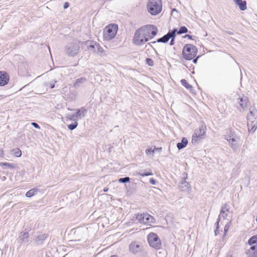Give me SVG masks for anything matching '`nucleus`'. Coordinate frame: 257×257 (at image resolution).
Returning a JSON list of instances; mask_svg holds the SVG:
<instances>
[{
  "mask_svg": "<svg viewBox=\"0 0 257 257\" xmlns=\"http://www.w3.org/2000/svg\"><path fill=\"white\" fill-rule=\"evenodd\" d=\"M148 11L152 15H157L162 10V3L161 0H149L147 4Z\"/></svg>",
  "mask_w": 257,
  "mask_h": 257,
  "instance_id": "f257e3e1",
  "label": "nucleus"
},
{
  "mask_svg": "<svg viewBox=\"0 0 257 257\" xmlns=\"http://www.w3.org/2000/svg\"><path fill=\"white\" fill-rule=\"evenodd\" d=\"M197 49L193 45L190 44H186L182 50L183 58L187 60H191L196 56Z\"/></svg>",
  "mask_w": 257,
  "mask_h": 257,
  "instance_id": "f03ea898",
  "label": "nucleus"
},
{
  "mask_svg": "<svg viewBox=\"0 0 257 257\" xmlns=\"http://www.w3.org/2000/svg\"><path fill=\"white\" fill-rule=\"evenodd\" d=\"M118 27L115 24H109L104 29L103 39L109 41L113 39L117 33Z\"/></svg>",
  "mask_w": 257,
  "mask_h": 257,
  "instance_id": "7ed1b4c3",
  "label": "nucleus"
},
{
  "mask_svg": "<svg viewBox=\"0 0 257 257\" xmlns=\"http://www.w3.org/2000/svg\"><path fill=\"white\" fill-rule=\"evenodd\" d=\"M140 29L148 41L153 38L158 33L157 28L152 25H146Z\"/></svg>",
  "mask_w": 257,
  "mask_h": 257,
  "instance_id": "20e7f679",
  "label": "nucleus"
},
{
  "mask_svg": "<svg viewBox=\"0 0 257 257\" xmlns=\"http://www.w3.org/2000/svg\"><path fill=\"white\" fill-rule=\"evenodd\" d=\"M148 240L150 245L156 249L161 248L162 243L158 235L155 233H150L148 235Z\"/></svg>",
  "mask_w": 257,
  "mask_h": 257,
  "instance_id": "39448f33",
  "label": "nucleus"
},
{
  "mask_svg": "<svg viewBox=\"0 0 257 257\" xmlns=\"http://www.w3.org/2000/svg\"><path fill=\"white\" fill-rule=\"evenodd\" d=\"M79 48L78 42L69 43L65 47V51L68 55L74 56L79 53Z\"/></svg>",
  "mask_w": 257,
  "mask_h": 257,
  "instance_id": "423d86ee",
  "label": "nucleus"
},
{
  "mask_svg": "<svg viewBox=\"0 0 257 257\" xmlns=\"http://www.w3.org/2000/svg\"><path fill=\"white\" fill-rule=\"evenodd\" d=\"M140 30L139 28L136 31L133 39V43L137 46L143 45L148 41L145 36L144 35V34Z\"/></svg>",
  "mask_w": 257,
  "mask_h": 257,
  "instance_id": "0eeeda50",
  "label": "nucleus"
},
{
  "mask_svg": "<svg viewBox=\"0 0 257 257\" xmlns=\"http://www.w3.org/2000/svg\"><path fill=\"white\" fill-rule=\"evenodd\" d=\"M136 218L141 223L149 224L155 222L154 218L147 213L138 214L136 216Z\"/></svg>",
  "mask_w": 257,
  "mask_h": 257,
  "instance_id": "6e6552de",
  "label": "nucleus"
},
{
  "mask_svg": "<svg viewBox=\"0 0 257 257\" xmlns=\"http://www.w3.org/2000/svg\"><path fill=\"white\" fill-rule=\"evenodd\" d=\"M206 132V126L202 125L199 128L195 130L194 134L192 136V143H196L198 139L202 138Z\"/></svg>",
  "mask_w": 257,
  "mask_h": 257,
  "instance_id": "1a4fd4ad",
  "label": "nucleus"
},
{
  "mask_svg": "<svg viewBox=\"0 0 257 257\" xmlns=\"http://www.w3.org/2000/svg\"><path fill=\"white\" fill-rule=\"evenodd\" d=\"M226 141L229 144V146L231 148L234 152H236L238 146L240 145V139L239 137L233 138L231 139H227Z\"/></svg>",
  "mask_w": 257,
  "mask_h": 257,
  "instance_id": "9d476101",
  "label": "nucleus"
},
{
  "mask_svg": "<svg viewBox=\"0 0 257 257\" xmlns=\"http://www.w3.org/2000/svg\"><path fill=\"white\" fill-rule=\"evenodd\" d=\"M129 249L131 252L135 254L141 251L142 246L138 242L134 241L130 244Z\"/></svg>",
  "mask_w": 257,
  "mask_h": 257,
  "instance_id": "9b49d317",
  "label": "nucleus"
},
{
  "mask_svg": "<svg viewBox=\"0 0 257 257\" xmlns=\"http://www.w3.org/2000/svg\"><path fill=\"white\" fill-rule=\"evenodd\" d=\"M9 81L8 75L3 72L0 71V85L5 86Z\"/></svg>",
  "mask_w": 257,
  "mask_h": 257,
  "instance_id": "f8f14e48",
  "label": "nucleus"
},
{
  "mask_svg": "<svg viewBox=\"0 0 257 257\" xmlns=\"http://www.w3.org/2000/svg\"><path fill=\"white\" fill-rule=\"evenodd\" d=\"M171 34V31H169L166 35H164L162 38L158 39L157 41L152 42L151 43L155 44L156 42L158 43H167L169 39H170V35Z\"/></svg>",
  "mask_w": 257,
  "mask_h": 257,
  "instance_id": "ddd939ff",
  "label": "nucleus"
},
{
  "mask_svg": "<svg viewBox=\"0 0 257 257\" xmlns=\"http://www.w3.org/2000/svg\"><path fill=\"white\" fill-rule=\"evenodd\" d=\"M237 137H239L238 136L234 131L231 130H226V134L224 135V139L226 140L227 139L230 140Z\"/></svg>",
  "mask_w": 257,
  "mask_h": 257,
  "instance_id": "4468645a",
  "label": "nucleus"
},
{
  "mask_svg": "<svg viewBox=\"0 0 257 257\" xmlns=\"http://www.w3.org/2000/svg\"><path fill=\"white\" fill-rule=\"evenodd\" d=\"M247 102L248 100L245 96L240 97L237 99V103L242 109L247 106Z\"/></svg>",
  "mask_w": 257,
  "mask_h": 257,
  "instance_id": "2eb2a0df",
  "label": "nucleus"
},
{
  "mask_svg": "<svg viewBox=\"0 0 257 257\" xmlns=\"http://www.w3.org/2000/svg\"><path fill=\"white\" fill-rule=\"evenodd\" d=\"M87 110L84 107H82L80 109L77 110L75 114H74L75 117L79 119H81L84 117L85 113L86 112Z\"/></svg>",
  "mask_w": 257,
  "mask_h": 257,
  "instance_id": "dca6fc26",
  "label": "nucleus"
},
{
  "mask_svg": "<svg viewBox=\"0 0 257 257\" xmlns=\"http://www.w3.org/2000/svg\"><path fill=\"white\" fill-rule=\"evenodd\" d=\"M247 121H257V111L255 110H250L247 116Z\"/></svg>",
  "mask_w": 257,
  "mask_h": 257,
  "instance_id": "f3484780",
  "label": "nucleus"
},
{
  "mask_svg": "<svg viewBox=\"0 0 257 257\" xmlns=\"http://www.w3.org/2000/svg\"><path fill=\"white\" fill-rule=\"evenodd\" d=\"M247 127L249 132L253 133L257 128V121H247Z\"/></svg>",
  "mask_w": 257,
  "mask_h": 257,
  "instance_id": "a211bd4d",
  "label": "nucleus"
},
{
  "mask_svg": "<svg viewBox=\"0 0 257 257\" xmlns=\"http://www.w3.org/2000/svg\"><path fill=\"white\" fill-rule=\"evenodd\" d=\"M85 44L88 46V49L92 52H96L97 43L93 41H87L85 42Z\"/></svg>",
  "mask_w": 257,
  "mask_h": 257,
  "instance_id": "6ab92c4d",
  "label": "nucleus"
},
{
  "mask_svg": "<svg viewBox=\"0 0 257 257\" xmlns=\"http://www.w3.org/2000/svg\"><path fill=\"white\" fill-rule=\"evenodd\" d=\"M234 3L239 7L241 11H244L247 9L246 2L242 0H233Z\"/></svg>",
  "mask_w": 257,
  "mask_h": 257,
  "instance_id": "aec40b11",
  "label": "nucleus"
},
{
  "mask_svg": "<svg viewBox=\"0 0 257 257\" xmlns=\"http://www.w3.org/2000/svg\"><path fill=\"white\" fill-rule=\"evenodd\" d=\"M87 80L85 77H81L75 80L73 83V86L74 87H78L81 86L82 84L86 83Z\"/></svg>",
  "mask_w": 257,
  "mask_h": 257,
  "instance_id": "412c9836",
  "label": "nucleus"
},
{
  "mask_svg": "<svg viewBox=\"0 0 257 257\" xmlns=\"http://www.w3.org/2000/svg\"><path fill=\"white\" fill-rule=\"evenodd\" d=\"M248 257H257V245L252 246L248 250Z\"/></svg>",
  "mask_w": 257,
  "mask_h": 257,
  "instance_id": "4be33fe9",
  "label": "nucleus"
},
{
  "mask_svg": "<svg viewBox=\"0 0 257 257\" xmlns=\"http://www.w3.org/2000/svg\"><path fill=\"white\" fill-rule=\"evenodd\" d=\"M29 232L28 231L22 232L19 237L22 243H27L29 242Z\"/></svg>",
  "mask_w": 257,
  "mask_h": 257,
  "instance_id": "5701e85b",
  "label": "nucleus"
},
{
  "mask_svg": "<svg viewBox=\"0 0 257 257\" xmlns=\"http://www.w3.org/2000/svg\"><path fill=\"white\" fill-rule=\"evenodd\" d=\"M46 237H47V236L46 234H40L36 238L35 241L38 245L42 244L46 238Z\"/></svg>",
  "mask_w": 257,
  "mask_h": 257,
  "instance_id": "b1692460",
  "label": "nucleus"
},
{
  "mask_svg": "<svg viewBox=\"0 0 257 257\" xmlns=\"http://www.w3.org/2000/svg\"><path fill=\"white\" fill-rule=\"evenodd\" d=\"M229 206L227 205L226 204L223 205L221 207V209L220 210V214L219 216L221 215L220 217V219L222 217L223 219H225L226 216V214L224 215L225 211L228 212L229 211Z\"/></svg>",
  "mask_w": 257,
  "mask_h": 257,
  "instance_id": "393cba45",
  "label": "nucleus"
},
{
  "mask_svg": "<svg viewBox=\"0 0 257 257\" xmlns=\"http://www.w3.org/2000/svg\"><path fill=\"white\" fill-rule=\"evenodd\" d=\"M188 143V142L187 139L185 138H183L182 139L181 142L177 143V147L178 150L182 149L187 146Z\"/></svg>",
  "mask_w": 257,
  "mask_h": 257,
  "instance_id": "a878e982",
  "label": "nucleus"
},
{
  "mask_svg": "<svg viewBox=\"0 0 257 257\" xmlns=\"http://www.w3.org/2000/svg\"><path fill=\"white\" fill-rule=\"evenodd\" d=\"M153 173L152 172L149 170V171H147V170H142V171H140L139 173V175L141 176H143V177H144V176H152L153 175Z\"/></svg>",
  "mask_w": 257,
  "mask_h": 257,
  "instance_id": "bb28decb",
  "label": "nucleus"
},
{
  "mask_svg": "<svg viewBox=\"0 0 257 257\" xmlns=\"http://www.w3.org/2000/svg\"><path fill=\"white\" fill-rule=\"evenodd\" d=\"M176 32L177 29H174L171 31V34L170 35V39H171V40L170 42V45L171 46L174 44V39L176 37Z\"/></svg>",
  "mask_w": 257,
  "mask_h": 257,
  "instance_id": "cd10ccee",
  "label": "nucleus"
},
{
  "mask_svg": "<svg viewBox=\"0 0 257 257\" xmlns=\"http://www.w3.org/2000/svg\"><path fill=\"white\" fill-rule=\"evenodd\" d=\"M37 188H33L30 190L26 193V196L28 198L31 197L35 194V193L37 192Z\"/></svg>",
  "mask_w": 257,
  "mask_h": 257,
  "instance_id": "c85d7f7f",
  "label": "nucleus"
},
{
  "mask_svg": "<svg viewBox=\"0 0 257 257\" xmlns=\"http://www.w3.org/2000/svg\"><path fill=\"white\" fill-rule=\"evenodd\" d=\"M257 242V235L251 236L248 240V243L249 245L256 243Z\"/></svg>",
  "mask_w": 257,
  "mask_h": 257,
  "instance_id": "c756f323",
  "label": "nucleus"
},
{
  "mask_svg": "<svg viewBox=\"0 0 257 257\" xmlns=\"http://www.w3.org/2000/svg\"><path fill=\"white\" fill-rule=\"evenodd\" d=\"M177 32L178 34H182L187 33L188 32V29L186 27L182 26L181 27L179 31H177Z\"/></svg>",
  "mask_w": 257,
  "mask_h": 257,
  "instance_id": "7c9ffc66",
  "label": "nucleus"
},
{
  "mask_svg": "<svg viewBox=\"0 0 257 257\" xmlns=\"http://www.w3.org/2000/svg\"><path fill=\"white\" fill-rule=\"evenodd\" d=\"M181 84L185 87L187 89H190L192 88V86L190 85L185 79H182Z\"/></svg>",
  "mask_w": 257,
  "mask_h": 257,
  "instance_id": "2f4dec72",
  "label": "nucleus"
},
{
  "mask_svg": "<svg viewBox=\"0 0 257 257\" xmlns=\"http://www.w3.org/2000/svg\"><path fill=\"white\" fill-rule=\"evenodd\" d=\"M166 255V251L165 249H162L157 252V255L158 257H165Z\"/></svg>",
  "mask_w": 257,
  "mask_h": 257,
  "instance_id": "473e14b6",
  "label": "nucleus"
},
{
  "mask_svg": "<svg viewBox=\"0 0 257 257\" xmlns=\"http://www.w3.org/2000/svg\"><path fill=\"white\" fill-rule=\"evenodd\" d=\"M13 151L14 155L17 157H19L22 155V152L19 149H16Z\"/></svg>",
  "mask_w": 257,
  "mask_h": 257,
  "instance_id": "72a5a7b5",
  "label": "nucleus"
},
{
  "mask_svg": "<svg viewBox=\"0 0 257 257\" xmlns=\"http://www.w3.org/2000/svg\"><path fill=\"white\" fill-rule=\"evenodd\" d=\"M130 178L128 177H125L124 178H120L118 179V182L119 183H127L130 182Z\"/></svg>",
  "mask_w": 257,
  "mask_h": 257,
  "instance_id": "f704fd0d",
  "label": "nucleus"
},
{
  "mask_svg": "<svg viewBox=\"0 0 257 257\" xmlns=\"http://www.w3.org/2000/svg\"><path fill=\"white\" fill-rule=\"evenodd\" d=\"M78 123H77V121H75L74 123H71V124H70L68 125V128L70 130H73L74 129H75V128L77 127V125H78Z\"/></svg>",
  "mask_w": 257,
  "mask_h": 257,
  "instance_id": "c9c22d12",
  "label": "nucleus"
},
{
  "mask_svg": "<svg viewBox=\"0 0 257 257\" xmlns=\"http://www.w3.org/2000/svg\"><path fill=\"white\" fill-rule=\"evenodd\" d=\"M0 166L3 167L4 166H6L7 168H13L14 167V165L12 164L9 163H1Z\"/></svg>",
  "mask_w": 257,
  "mask_h": 257,
  "instance_id": "e433bc0d",
  "label": "nucleus"
},
{
  "mask_svg": "<svg viewBox=\"0 0 257 257\" xmlns=\"http://www.w3.org/2000/svg\"><path fill=\"white\" fill-rule=\"evenodd\" d=\"M231 222L229 221L225 225L224 228V235H225V234L228 231V230L231 225Z\"/></svg>",
  "mask_w": 257,
  "mask_h": 257,
  "instance_id": "4c0bfd02",
  "label": "nucleus"
},
{
  "mask_svg": "<svg viewBox=\"0 0 257 257\" xmlns=\"http://www.w3.org/2000/svg\"><path fill=\"white\" fill-rule=\"evenodd\" d=\"M221 216V215L219 216H218V218L217 219V221L216 223V229H215V230L214 231V233H215V235H217L218 233V228H219V221L220 220V217Z\"/></svg>",
  "mask_w": 257,
  "mask_h": 257,
  "instance_id": "58836bf2",
  "label": "nucleus"
},
{
  "mask_svg": "<svg viewBox=\"0 0 257 257\" xmlns=\"http://www.w3.org/2000/svg\"><path fill=\"white\" fill-rule=\"evenodd\" d=\"M154 151H155V149L153 150L152 148H150V149H147L146 150V153L147 154V155H152V156H153Z\"/></svg>",
  "mask_w": 257,
  "mask_h": 257,
  "instance_id": "ea45409f",
  "label": "nucleus"
},
{
  "mask_svg": "<svg viewBox=\"0 0 257 257\" xmlns=\"http://www.w3.org/2000/svg\"><path fill=\"white\" fill-rule=\"evenodd\" d=\"M146 63L150 66H153L154 65L153 60L149 58L146 59Z\"/></svg>",
  "mask_w": 257,
  "mask_h": 257,
  "instance_id": "a19ab883",
  "label": "nucleus"
},
{
  "mask_svg": "<svg viewBox=\"0 0 257 257\" xmlns=\"http://www.w3.org/2000/svg\"><path fill=\"white\" fill-rule=\"evenodd\" d=\"M74 117H75L74 114H73L68 113L66 115V118L67 119H68L71 120H74Z\"/></svg>",
  "mask_w": 257,
  "mask_h": 257,
  "instance_id": "79ce46f5",
  "label": "nucleus"
},
{
  "mask_svg": "<svg viewBox=\"0 0 257 257\" xmlns=\"http://www.w3.org/2000/svg\"><path fill=\"white\" fill-rule=\"evenodd\" d=\"M96 49V52H95V53H97L101 52L102 50V48L100 46V45L98 44H97Z\"/></svg>",
  "mask_w": 257,
  "mask_h": 257,
  "instance_id": "37998d69",
  "label": "nucleus"
},
{
  "mask_svg": "<svg viewBox=\"0 0 257 257\" xmlns=\"http://www.w3.org/2000/svg\"><path fill=\"white\" fill-rule=\"evenodd\" d=\"M32 125H33L34 127L36 128L40 129V126L36 122H32L31 123Z\"/></svg>",
  "mask_w": 257,
  "mask_h": 257,
  "instance_id": "c03bdc74",
  "label": "nucleus"
},
{
  "mask_svg": "<svg viewBox=\"0 0 257 257\" xmlns=\"http://www.w3.org/2000/svg\"><path fill=\"white\" fill-rule=\"evenodd\" d=\"M56 82V81H54V82H51L50 83H49V85H50V87L51 88H53L54 87H55V83Z\"/></svg>",
  "mask_w": 257,
  "mask_h": 257,
  "instance_id": "a18cd8bd",
  "label": "nucleus"
},
{
  "mask_svg": "<svg viewBox=\"0 0 257 257\" xmlns=\"http://www.w3.org/2000/svg\"><path fill=\"white\" fill-rule=\"evenodd\" d=\"M150 183L153 185H155L156 183V181L153 178H151L150 180Z\"/></svg>",
  "mask_w": 257,
  "mask_h": 257,
  "instance_id": "49530a36",
  "label": "nucleus"
},
{
  "mask_svg": "<svg viewBox=\"0 0 257 257\" xmlns=\"http://www.w3.org/2000/svg\"><path fill=\"white\" fill-rule=\"evenodd\" d=\"M149 46L150 47L152 48L155 51L156 54H158L157 52L156 51V50L153 48V47L151 45V43H148L147 45H146V47H147V46Z\"/></svg>",
  "mask_w": 257,
  "mask_h": 257,
  "instance_id": "de8ad7c7",
  "label": "nucleus"
},
{
  "mask_svg": "<svg viewBox=\"0 0 257 257\" xmlns=\"http://www.w3.org/2000/svg\"><path fill=\"white\" fill-rule=\"evenodd\" d=\"M69 3L68 2H66L64 5V6H63V8L64 9H67L68 7H69Z\"/></svg>",
  "mask_w": 257,
  "mask_h": 257,
  "instance_id": "09e8293b",
  "label": "nucleus"
},
{
  "mask_svg": "<svg viewBox=\"0 0 257 257\" xmlns=\"http://www.w3.org/2000/svg\"><path fill=\"white\" fill-rule=\"evenodd\" d=\"M185 38H188L189 39H193L192 38V36L191 35H186L185 36H184Z\"/></svg>",
  "mask_w": 257,
  "mask_h": 257,
  "instance_id": "8fccbe9b",
  "label": "nucleus"
},
{
  "mask_svg": "<svg viewBox=\"0 0 257 257\" xmlns=\"http://www.w3.org/2000/svg\"><path fill=\"white\" fill-rule=\"evenodd\" d=\"M199 57V56L197 57L195 59H194L193 60V62L194 64H196L197 62V60H198V58Z\"/></svg>",
  "mask_w": 257,
  "mask_h": 257,
  "instance_id": "3c124183",
  "label": "nucleus"
},
{
  "mask_svg": "<svg viewBox=\"0 0 257 257\" xmlns=\"http://www.w3.org/2000/svg\"><path fill=\"white\" fill-rule=\"evenodd\" d=\"M185 175H186V177L184 178H185L184 183H183V182H182V183H181V184H182V185H183V184H187V185H188V183H187V182H186L185 181V179H186V178H187V174H185Z\"/></svg>",
  "mask_w": 257,
  "mask_h": 257,
  "instance_id": "603ef678",
  "label": "nucleus"
},
{
  "mask_svg": "<svg viewBox=\"0 0 257 257\" xmlns=\"http://www.w3.org/2000/svg\"><path fill=\"white\" fill-rule=\"evenodd\" d=\"M4 155V151L2 150H0V157H3Z\"/></svg>",
  "mask_w": 257,
  "mask_h": 257,
  "instance_id": "864d4df0",
  "label": "nucleus"
},
{
  "mask_svg": "<svg viewBox=\"0 0 257 257\" xmlns=\"http://www.w3.org/2000/svg\"><path fill=\"white\" fill-rule=\"evenodd\" d=\"M155 150L158 151V152H161L162 148H155Z\"/></svg>",
  "mask_w": 257,
  "mask_h": 257,
  "instance_id": "5fc2aeb1",
  "label": "nucleus"
},
{
  "mask_svg": "<svg viewBox=\"0 0 257 257\" xmlns=\"http://www.w3.org/2000/svg\"><path fill=\"white\" fill-rule=\"evenodd\" d=\"M108 188H104V192H107L108 191Z\"/></svg>",
  "mask_w": 257,
  "mask_h": 257,
  "instance_id": "6e6d98bb",
  "label": "nucleus"
},
{
  "mask_svg": "<svg viewBox=\"0 0 257 257\" xmlns=\"http://www.w3.org/2000/svg\"><path fill=\"white\" fill-rule=\"evenodd\" d=\"M177 12V10L176 9H174L172 11V12Z\"/></svg>",
  "mask_w": 257,
  "mask_h": 257,
  "instance_id": "4d7b16f0",
  "label": "nucleus"
},
{
  "mask_svg": "<svg viewBox=\"0 0 257 257\" xmlns=\"http://www.w3.org/2000/svg\"><path fill=\"white\" fill-rule=\"evenodd\" d=\"M228 34H229V35H232L233 34V33L231 32H228Z\"/></svg>",
  "mask_w": 257,
  "mask_h": 257,
  "instance_id": "13d9d810",
  "label": "nucleus"
},
{
  "mask_svg": "<svg viewBox=\"0 0 257 257\" xmlns=\"http://www.w3.org/2000/svg\"><path fill=\"white\" fill-rule=\"evenodd\" d=\"M110 257H118V256L116 255H113L111 256Z\"/></svg>",
  "mask_w": 257,
  "mask_h": 257,
  "instance_id": "bf43d9fd",
  "label": "nucleus"
},
{
  "mask_svg": "<svg viewBox=\"0 0 257 257\" xmlns=\"http://www.w3.org/2000/svg\"><path fill=\"white\" fill-rule=\"evenodd\" d=\"M67 109L69 110H72V109H70V108H67Z\"/></svg>",
  "mask_w": 257,
  "mask_h": 257,
  "instance_id": "052dcab7",
  "label": "nucleus"
},
{
  "mask_svg": "<svg viewBox=\"0 0 257 257\" xmlns=\"http://www.w3.org/2000/svg\"><path fill=\"white\" fill-rule=\"evenodd\" d=\"M230 257H232V256L231 255H230Z\"/></svg>",
  "mask_w": 257,
  "mask_h": 257,
  "instance_id": "680f3d73",
  "label": "nucleus"
}]
</instances>
